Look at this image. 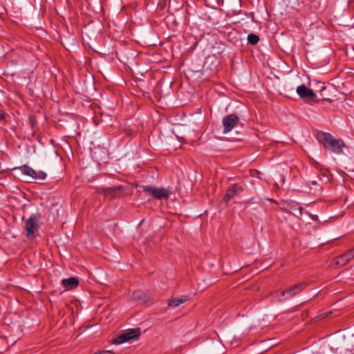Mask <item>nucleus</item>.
<instances>
[{
  "label": "nucleus",
  "instance_id": "1",
  "mask_svg": "<svg viewBox=\"0 0 354 354\" xmlns=\"http://www.w3.org/2000/svg\"><path fill=\"white\" fill-rule=\"evenodd\" d=\"M317 139L325 148L329 149L336 153H341L345 145L343 140L335 139L329 133L318 132L317 133Z\"/></svg>",
  "mask_w": 354,
  "mask_h": 354
},
{
  "label": "nucleus",
  "instance_id": "2",
  "mask_svg": "<svg viewBox=\"0 0 354 354\" xmlns=\"http://www.w3.org/2000/svg\"><path fill=\"white\" fill-rule=\"evenodd\" d=\"M39 218V214H33L26 221L24 229L26 232V236L28 239H32L35 237L39 228L38 221Z\"/></svg>",
  "mask_w": 354,
  "mask_h": 354
},
{
  "label": "nucleus",
  "instance_id": "3",
  "mask_svg": "<svg viewBox=\"0 0 354 354\" xmlns=\"http://www.w3.org/2000/svg\"><path fill=\"white\" fill-rule=\"evenodd\" d=\"M141 335L140 328H132L127 330L125 333L118 335L112 339L114 344H121L127 342L133 339H138Z\"/></svg>",
  "mask_w": 354,
  "mask_h": 354
},
{
  "label": "nucleus",
  "instance_id": "4",
  "mask_svg": "<svg viewBox=\"0 0 354 354\" xmlns=\"http://www.w3.org/2000/svg\"><path fill=\"white\" fill-rule=\"evenodd\" d=\"M298 95L306 102H317V95L313 91L308 88L306 85L301 84L297 88Z\"/></svg>",
  "mask_w": 354,
  "mask_h": 354
},
{
  "label": "nucleus",
  "instance_id": "5",
  "mask_svg": "<svg viewBox=\"0 0 354 354\" xmlns=\"http://www.w3.org/2000/svg\"><path fill=\"white\" fill-rule=\"evenodd\" d=\"M124 187L122 185L114 186L112 187H101L97 189V192L104 194L111 199L120 198L122 196Z\"/></svg>",
  "mask_w": 354,
  "mask_h": 354
},
{
  "label": "nucleus",
  "instance_id": "6",
  "mask_svg": "<svg viewBox=\"0 0 354 354\" xmlns=\"http://www.w3.org/2000/svg\"><path fill=\"white\" fill-rule=\"evenodd\" d=\"M239 122V118L236 114H230L223 118L222 124L223 125V133H227L237 126Z\"/></svg>",
  "mask_w": 354,
  "mask_h": 354
},
{
  "label": "nucleus",
  "instance_id": "7",
  "mask_svg": "<svg viewBox=\"0 0 354 354\" xmlns=\"http://www.w3.org/2000/svg\"><path fill=\"white\" fill-rule=\"evenodd\" d=\"M243 191V188L242 186L236 183L232 184L227 189L225 194L223 196V201L225 202H228L232 198L239 196Z\"/></svg>",
  "mask_w": 354,
  "mask_h": 354
},
{
  "label": "nucleus",
  "instance_id": "8",
  "mask_svg": "<svg viewBox=\"0 0 354 354\" xmlns=\"http://www.w3.org/2000/svg\"><path fill=\"white\" fill-rule=\"evenodd\" d=\"M305 287L306 284L304 283L296 284L286 290L281 291V295L282 297L285 296V295H288L286 299L291 298L299 294Z\"/></svg>",
  "mask_w": 354,
  "mask_h": 354
},
{
  "label": "nucleus",
  "instance_id": "9",
  "mask_svg": "<svg viewBox=\"0 0 354 354\" xmlns=\"http://www.w3.org/2000/svg\"><path fill=\"white\" fill-rule=\"evenodd\" d=\"M62 284L66 290H73L78 286L79 281L77 278L69 277L62 279Z\"/></svg>",
  "mask_w": 354,
  "mask_h": 354
},
{
  "label": "nucleus",
  "instance_id": "10",
  "mask_svg": "<svg viewBox=\"0 0 354 354\" xmlns=\"http://www.w3.org/2000/svg\"><path fill=\"white\" fill-rule=\"evenodd\" d=\"M137 187L139 188L138 192H143L144 193L151 196L152 198H156L157 187L146 185H138Z\"/></svg>",
  "mask_w": 354,
  "mask_h": 354
},
{
  "label": "nucleus",
  "instance_id": "11",
  "mask_svg": "<svg viewBox=\"0 0 354 354\" xmlns=\"http://www.w3.org/2000/svg\"><path fill=\"white\" fill-rule=\"evenodd\" d=\"M290 209L291 212L293 215L297 217H300L302 215V211L303 208L299 205V204L297 202H291L289 204ZM283 212H289L288 210H286L285 209H282Z\"/></svg>",
  "mask_w": 354,
  "mask_h": 354
},
{
  "label": "nucleus",
  "instance_id": "12",
  "mask_svg": "<svg viewBox=\"0 0 354 354\" xmlns=\"http://www.w3.org/2000/svg\"><path fill=\"white\" fill-rule=\"evenodd\" d=\"M13 170L15 172H16L15 175L18 174L19 173H21L24 175L30 176L31 178H32V174H35V170L26 165L15 167L13 169Z\"/></svg>",
  "mask_w": 354,
  "mask_h": 354
},
{
  "label": "nucleus",
  "instance_id": "13",
  "mask_svg": "<svg viewBox=\"0 0 354 354\" xmlns=\"http://www.w3.org/2000/svg\"><path fill=\"white\" fill-rule=\"evenodd\" d=\"M171 194V190L166 188H158L156 198L157 200L167 199Z\"/></svg>",
  "mask_w": 354,
  "mask_h": 354
},
{
  "label": "nucleus",
  "instance_id": "14",
  "mask_svg": "<svg viewBox=\"0 0 354 354\" xmlns=\"http://www.w3.org/2000/svg\"><path fill=\"white\" fill-rule=\"evenodd\" d=\"M187 299L188 298L187 296H182L180 298L171 299L169 301L168 306L173 307L178 306L181 304L185 302L187 300Z\"/></svg>",
  "mask_w": 354,
  "mask_h": 354
},
{
  "label": "nucleus",
  "instance_id": "15",
  "mask_svg": "<svg viewBox=\"0 0 354 354\" xmlns=\"http://www.w3.org/2000/svg\"><path fill=\"white\" fill-rule=\"evenodd\" d=\"M348 262V261L344 258V254L340 255L339 257H337L335 259V264L339 266H343L346 265Z\"/></svg>",
  "mask_w": 354,
  "mask_h": 354
},
{
  "label": "nucleus",
  "instance_id": "16",
  "mask_svg": "<svg viewBox=\"0 0 354 354\" xmlns=\"http://www.w3.org/2000/svg\"><path fill=\"white\" fill-rule=\"evenodd\" d=\"M248 41L252 45L257 44L259 41V37L255 34H250L248 36Z\"/></svg>",
  "mask_w": 354,
  "mask_h": 354
},
{
  "label": "nucleus",
  "instance_id": "17",
  "mask_svg": "<svg viewBox=\"0 0 354 354\" xmlns=\"http://www.w3.org/2000/svg\"><path fill=\"white\" fill-rule=\"evenodd\" d=\"M46 178V174L44 171L35 170V174H32V179L44 180Z\"/></svg>",
  "mask_w": 354,
  "mask_h": 354
},
{
  "label": "nucleus",
  "instance_id": "18",
  "mask_svg": "<svg viewBox=\"0 0 354 354\" xmlns=\"http://www.w3.org/2000/svg\"><path fill=\"white\" fill-rule=\"evenodd\" d=\"M344 258L349 262L351 259L354 258V248L347 251L344 254H343Z\"/></svg>",
  "mask_w": 354,
  "mask_h": 354
},
{
  "label": "nucleus",
  "instance_id": "19",
  "mask_svg": "<svg viewBox=\"0 0 354 354\" xmlns=\"http://www.w3.org/2000/svg\"><path fill=\"white\" fill-rule=\"evenodd\" d=\"M267 200L270 201L271 203H276V204L277 203V202L274 199L268 198Z\"/></svg>",
  "mask_w": 354,
  "mask_h": 354
},
{
  "label": "nucleus",
  "instance_id": "20",
  "mask_svg": "<svg viewBox=\"0 0 354 354\" xmlns=\"http://www.w3.org/2000/svg\"><path fill=\"white\" fill-rule=\"evenodd\" d=\"M5 118V115L3 113H0V120H3Z\"/></svg>",
  "mask_w": 354,
  "mask_h": 354
},
{
  "label": "nucleus",
  "instance_id": "21",
  "mask_svg": "<svg viewBox=\"0 0 354 354\" xmlns=\"http://www.w3.org/2000/svg\"><path fill=\"white\" fill-rule=\"evenodd\" d=\"M311 185H317V182L316 180H313V181H311Z\"/></svg>",
  "mask_w": 354,
  "mask_h": 354
},
{
  "label": "nucleus",
  "instance_id": "22",
  "mask_svg": "<svg viewBox=\"0 0 354 354\" xmlns=\"http://www.w3.org/2000/svg\"><path fill=\"white\" fill-rule=\"evenodd\" d=\"M312 218L313 220H317V216H312Z\"/></svg>",
  "mask_w": 354,
  "mask_h": 354
},
{
  "label": "nucleus",
  "instance_id": "23",
  "mask_svg": "<svg viewBox=\"0 0 354 354\" xmlns=\"http://www.w3.org/2000/svg\"><path fill=\"white\" fill-rule=\"evenodd\" d=\"M330 313H327V314L324 315H324H322L321 316H322V317H327V316H328V314H330Z\"/></svg>",
  "mask_w": 354,
  "mask_h": 354
}]
</instances>
